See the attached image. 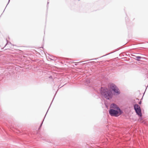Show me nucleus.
Returning a JSON list of instances; mask_svg holds the SVG:
<instances>
[{
	"instance_id": "2eb2a0df",
	"label": "nucleus",
	"mask_w": 148,
	"mask_h": 148,
	"mask_svg": "<svg viewBox=\"0 0 148 148\" xmlns=\"http://www.w3.org/2000/svg\"><path fill=\"white\" fill-rule=\"evenodd\" d=\"M45 117H44V119H43V121H44V119H45Z\"/></svg>"
},
{
	"instance_id": "39448f33",
	"label": "nucleus",
	"mask_w": 148,
	"mask_h": 148,
	"mask_svg": "<svg viewBox=\"0 0 148 148\" xmlns=\"http://www.w3.org/2000/svg\"><path fill=\"white\" fill-rule=\"evenodd\" d=\"M49 59L52 60H55L56 58V57H54V56H50L49 57Z\"/></svg>"
},
{
	"instance_id": "dca6fc26",
	"label": "nucleus",
	"mask_w": 148,
	"mask_h": 148,
	"mask_svg": "<svg viewBox=\"0 0 148 148\" xmlns=\"http://www.w3.org/2000/svg\"><path fill=\"white\" fill-rule=\"evenodd\" d=\"M45 117H44V119H43V121H44V119H45Z\"/></svg>"
},
{
	"instance_id": "ddd939ff",
	"label": "nucleus",
	"mask_w": 148,
	"mask_h": 148,
	"mask_svg": "<svg viewBox=\"0 0 148 148\" xmlns=\"http://www.w3.org/2000/svg\"><path fill=\"white\" fill-rule=\"evenodd\" d=\"M10 0H9L8 2V4H8V3H9V2H10Z\"/></svg>"
},
{
	"instance_id": "4468645a",
	"label": "nucleus",
	"mask_w": 148,
	"mask_h": 148,
	"mask_svg": "<svg viewBox=\"0 0 148 148\" xmlns=\"http://www.w3.org/2000/svg\"><path fill=\"white\" fill-rule=\"evenodd\" d=\"M49 3L48 2H47V5H48V4H49Z\"/></svg>"
},
{
	"instance_id": "9d476101",
	"label": "nucleus",
	"mask_w": 148,
	"mask_h": 148,
	"mask_svg": "<svg viewBox=\"0 0 148 148\" xmlns=\"http://www.w3.org/2000/svg\"><path fill=\"white\" fill-rule=\"evenodd\" d=\"M138 103L139 104H140L141 103V101H139L138 102Z\"/></svg>"
},
{
	"instance_id": "f8f14e48",
	"label": "nucleus",
	"mask_w": 148,
	"mask_h": 148,
	"mask_svg": "<svg viewBox=\"0 0 148 148\" xmlns=\"http://www.w3.org/2000/svg\"><path fill=\"white\" fill-rule=\"evenodd\" d=\"M49 78H52V76H50L49 77Z\"/></svg>"
},
{
	"instance_id": "a211bd4d",
	"label": "nucleus",
	"mask_w": 148,
	"mask_h": 148,
	"mask_svg": "<svg viewBox=\"0 0 148 148\" xmlns=\"http://www.w3.org/2000/svg\"><path fill=\"white\" fill-rule=\"evenodd\" d=\"M7 43H7L6 44V45H7Z\"/></svg>"
},
{
	"instance_id": "20e7f679",
	"label": "nucleus",
	"mask_w": 148,
	"mask_h": 148,
	"mask_svg": "<svg viewBox=\"0 0 148 148\" xmlns=\"http://www.w3.org/2000/svg\"><path fill=\"white\" fill-rule=\"evenodd\" d=\"M110 88L113 91L114 94L115 95H118L120 94L119 88L114 84H112L110 85Z\"/></svg>"
},
{
	"instance_id": "9b49d317",
	"label": "nucleus",
	"mask_w": 148,
	"mask_h": 148,
	"mask_svg": "<svg viewBox=\"0 0 148 148\" xmlns=\"http://www.w3.org/2000/svg\"><path fill=\"white\" fill-rule=\"evenodd\" d=\"M98 58H95V59H91V60H96Z\"/></svg>"
},
{
	"instance_id": "7ed1b4c3",
	"label": "nucleus",
	"mask_w": 148,
	"mask_h": 148,
	"mask_svg": "<svg viewBox=\"0 0 148 148\" xmlns=\"http://www.w3.org/2000/svg\"><path fill=\"white\" fill-rule=\"evenodd\" d=\"M134 109L136 114L139 116H141L142 114L140 106L137 104H136L134 106Z\"/></svg>"
},
{
	"instance_id": "6ab92c4d",
	"label": "nucleus",
	"mask_w": 148,
	"mask_h": 148,
	"mask_svg": "<svg viewBox=\"0 0 148 148\" xmlns=\"http://www.w3.org/2000/svg\"><path fill=\"white\" fill-rule=\"evenodd\" d=\"M55 95H56V94L54 95V97L55 96Z\"/></svg>"
},
{
	"instance_id": "423d86ee",
	"label": "nucleus",
	"mask_w": 148,
	"mask_h": 148,
	"mask_svg": "<svg viewBox=\"0 0 148 148\" xmlns=\"http://www.w3.org/2000/svg\"><path fill=\"white\" fill-rule=\"evenodd\" d=\"M136 60L138 61H140L139 59L143 58V57L139 56H136Z\"/></svg>"
},
{
	"instance_id": "f03ea898",
	"label": "nucleus",
	"mask_w": 148,
	"mask_h": 148,
	"mask_svg": "<svg viewBox=\"0 0 148 148\" xmlns=\"http://www.w3.org/2000/svg\"><path fill=\"white\" fill-rule=\"evenodd\" d=\"M100 92L101 97H103L107 99L110 100L113 97L111 91L106 87H101L100 90Z\"/></svg>"
},
{
	"instance_id": "1a4fd4ad",
	"label": "nucleus",
	"mask_w": 148,
	"mask_h": 148,
	"mask_svg": "<svg viewBox=\"0 0 148 148\" xmlns=\"http://www.w3.org/2000/svg\"><path fill=\"white\" fill-rule=\"evenodd\" d=\"M54 98H53V99H54ZM53 100H52V101L51 102V104H50V106H49V108H50V106H51V104L52 103V101H53ZM49 109H48V110H47V113H46V114H47V112H48V110Z\"/></svg>"
},
{
	"instance_id": "0eeeda50",
	"label": "nucleus",
	"mask_w": 148,
	"mask_h": 148,
	"mask_svg": "<svg viewBox=\"0 0 148 148\" xmlns=\"http://www.w3.org/2000/svg\"><path fill=\"white\" fill-rule=\"evenodd\" d=\"M86 82L87 84L90 83V81L89 80H87L86 81Z\"/></svg>"
},
{
	"instance_id": "f257e3e1",
	"label": "nucleus",
	"mask_w": 148,
	"mask_h": 148,
	"mask_svg": "<svg viewBox=\"0 0 148 148\" xmlns=\"http://www.w3.org/2000/svg\"><path fill=\"white\" fill-rule=\"evenodd\" d=\"M110 109L109 111L110 114L113 116L117 117L123 113L120 108L115 104L111 105Z\"/></svg>"
},
{
	"instance_id": "f3484780",
	"label": "nucleus",
	"mask_w": 148,
	"mask_h": 148,
	"mask_svg": "<svg viewBox=\"0 0 148 148\" xmlns=\"http://www.w3.org/2000/svg\"><path fill=\"white\" fill-rule=\"evenodd\" d=\"M6 41H7V42L8 41V40H7V39H6Z\"/></svg>"
},
{
	"instance_id": "6e6552de",
	"label": "nucleus",
	"mask_w": 148,
	"mask_h": 148,
	"mask_svg": "<svg viewBox=\"0 0 148 148\" xmlns=\"http://www.w3.org/2000/svg\"><path fill=\"white\" fill-rule=\"evenodd\" d=\"M43 121H42V123H41V125H40V126L39 127V129L41 128V126L42 125V124L43 123Z\"/></svg>"
}]
</instances>
